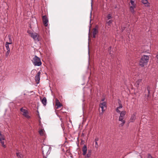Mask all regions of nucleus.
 <instances>
[{
	"label": "nucleus",
	"mask_w": 158,
	"mask_h": 158,
	"mask_svg": "<svg viewBox=\"0 0 158 158\" xmlns=\"http://www.w3.org/2000/svg\"><path fill=\"white\" fill-rule=\"evenodd\" d=\"M32 61L35 66H40L42 64L40 59L36 56L33 57Z\"/></svg>",
	"instance_id": "nucleus-3"
},
{
	"label": "nucleus",
	"mask_w": 158,
	"mask_h": 158,
	"mask_svg": "<svg viewBox=\"0 0 158 158\" xmlns=\"http://www.w3.org/2000/svg\"><path fill=\"white\" fill-rule=\"evenodd\" d=\"M111 47H109V51H110V50H111Z\"/></svg>",
	"instance_id": "nucleus-38"
},
{
	"label": "nucleus",
	"mask_w": 158,
	"mask_h": 158,
	"mask_svg": "<svg viewBox=\"0 0 158 158\" xmlns=\"http://www.w3.org/2000/svg\"><path fill=\"white\" fill-rule=\"evenodd\" d=\"M5 140H0V143L1 144L2 146L4 148H6V145L4 144Z\"/></svg>",
	"instance_id": "nucleus-20"
},
{
	"label": "nucleus",
	"mask_w": 158,
	"mask_h": 158,
	"mask_svg": "<svg viewBox=\"0 0 158 158\" xmlns=\"http://www.w3.org/2000/svg\"><path fill=\"white\" fill-rule=\"evenodd\" d=\"M99 106L102 109V112L101 113L102 114L105 111L106 108V103L105 102H101Z\"/></svg>",
	"instance_id": "nucleus-5"
},
{
	"label": "nucleus",
	"mask_w": 158,
	"mask_h": 158,
	"mask_svg": "<svg viewBox=\"0 0 158 158\" xmlns=\"http://www.w3.org/2000/svg\"><path fill=\"white\" fill-rule=\"evenodd\" d=\"M116 112H117V113H120V112H120V111L119 110V109H118V108H116Z\"/></svg>",
	"instance_id": "nucleus-33"
},
{
	"label": "nucleus",
	"mask_w": 158,
	"mask_h": 158,
	"mask_svg": "<svg viewBox=\"0 0 158 158\" xmlns=\"http://www.w3.org/2000/svg\"><path fill=\"white\" fill-rule=\"evenodd\" d=\"M0 140H5V136L1 134L0 131Z\"/></svg>",
	"instance_id": "nucleus-21"
},
{
	"label": "nucleus",
	"mask_w": 158,
	"mask_h": 158,
	"mask_svg": "<svg viewBox=\"0 0 158 158\" xmlns=\"http://www.w3.org/2000/svg\"><path fill=\"white\" fill-rule=\"evenodd\" d=\"M27 32L35 41H39L38 39L39 35L38 34L33 32L29 30L27 31Z\"/></svg>",
	"instance_id": "nucleus-4"
},
{
	"label": "nucleus",
	"mask_w": 158,
	"mask_h": 158,
	"mask_svg": "<svg viewBox=\"0 0 158 158\" xmlns=\"http://www.w3.org/2000/svg\"><path fill=\"white\" fill-rule=\"evenodd\" d=\"M41 74V72L40 71L38 72L36 75L35 76V80L37 84L39 83V81L40 80V74Z\"/></svg>",
	"instance_id": "nucleus-9"
},
{
	"label": "nucleus",
	"mask_w": 158,
	"mask_h": 158,
	"mask_svg": "<svg viewBox=\"0 0 158 158\" xmlns=\"http://www.w3.org/2000/svg\"><path fill=\"white\" fill-rule=\"evenodd\" d=\"M148 158H154L150 154H148Z\"/></svg>",
	"instance_id": "nucleus-30"
},
{
	"label": "nucleus",
	"mask_w": 158,
	"mask_h": 158,
	"mask_svg": "<svg viewBox=\"0 0 158 158\" xmlns=\"http://www.w3.org/2000/svg\"><path fill=\"white\" fill-rule=\"evenodd\" d=\"M110 54H111L110 52Z\"/></svg>",
	"instance_id": "nucleus-41"
},
{
	"label": "nucleus",
	"mask_w": 158,
	"mask_h": 158,
	"mask_svg": "<svg viewBox=\"0 0 158 158\" xmlns=\"http://www.w3.org/2000/svg\"><path fill=\"white\" fill-rule=\"evenodd\" d=\"M16 154L18 158H23V156L20 152H16Z\"/></svg>",
	"instance_id": "nucleus-18"
},
{
	"label": "nucleus",
	"mask_w": 158,
	"mask_h": 158,
	"mask_svg": "<svg viewBox=\"0 0 158 158\" xmlns=\"http://www.w3.org/2000/svg\"><path fill=\"white\" fill-rule=\"evenodd\" d=\"M98 140V138H97L95 139V141L97 142V141Z\"/></svg>",
	"instance_id": "nucleus-39"
},
{
	"label": "nucleus",
	"mask_w": 158,
	"mask_h": 158,
	"mask_svg": "<svg viewBox=\"0 0 158 158\" xmlns=\"http://www.w3.org/2000/svg\"><path fill=\"white\" fill-rule=\"evenodd\" d=\"M126 111H123L120 113L119 117L124 118V116L126 114Z\"/></svg>",
	"instance_id": "nucleus-19"
},
{
	"label": "nucleus",
	"mask_w": 158,
	"mask_h": 158,
	"mask_svg": "<svg viewBox=\"0 0 158 158\" xmlns=\"http://www.w3.org/2000/svg\"><path fill=\"white\" fill-rule=\"evenodd\" d=\"M20 110L23 113V115L24 116L27 118H30V117L28 114V113L27 110L26 109H23V108H21L20 109Z\"/></svg>",
	"instance_id": "nucleus-6"
},
{
	"label": "nucleus",
	"mask_w": 158,
	"mask_h": 158,
	"mask_svg": "<svg viewBox=\"0 0 158 158\" xmlns=\"http://www.w3.org/2000/svg\"><path fill=\"white\" fill-rule=\"evenodd\" d=\"M43 21L45 27H47L48 25V19L46 15H44L42 17Z\"/></svg>",
	"instance_id": "nucleus-8"
},
{
	"label": "nucleus",
	"mask_w": 158,
	"mask_h": 158,
	"mask_svg": "<svg viewBox=\"0 0 158 158\" xmlns=\"http://www.w3.org/2000/svg\"><path fill=\"white\" fill-rule=\"evenodd\" d=\"M136 119V116L135 114H133L132 115L130 118V121L131 122H134Z\"/></svg>",
	"instance_id": "nucleus-14"
},
{
	"label": "nucleus",
	"mask_w": 158,
	"mask_h": 158,
	"mask_svg": "<svg viewBox=\"0 0 158 158\" xmlns=\"http://www.w3.org/2000/svg\"><path fill=\"white\" fill-rule=\"evenodd\" d=\"M56 105L57 106L56 108L58 109L59 108L61 107V106H62V104L60 103L59 100L58 99L56 98Z\"/></svg>",
	"instance_id": "nucleus-12"
},
{
	"label": "nucleus",
	"mask_w": 158,
	"mask_h": 158,
	"mask_svg": "<svg viewBox=\"0 0 158 158\" xmlns=\"http://www.w3.org/2000/svg\"><path fill=\"white\" fill-rule=\"evenodd\" d=\"M91 155L90 154H89L87 153V154L86 155V156H85V157H87V158H89L90 156Z\"/></svg>",
	"instance_id": "nucleus-34"
},
{
	"label": "nucleus",
	"mask_w": 158,
	"mask_h": 158,
	"mask_svg": "<svg viewBox=\"0 0 158 158\" xmlns=\"http://www.w3.org/2000/svg\"><path fill=\"white\" fill-rule=\"evenodd\" d=\"M52 148L48 145H44L42 148L43 156L46 158L48 155L50 153Z\"/></svg>",
	"instance_id": "nucleus-1"
},
{
	"label": "nucleus",
	"mask_w": 158,
	"mask_h": 158,
	"mask_svg": "<svg viewBox=\"0 0 158 158\" xmlns=\"http://www.w3.org/2000/svg\"><path fill=\"white\" fill-rule=\"evenodd\" d=\"M112 20H110L108 22H106V24H107L108 26H110L111 24L112 23Z\"/></svg>",
	"instance_id": "nucleus-27"
},
{
	"label": "nucleus",
	"mask_w": 158,
	"mask_h": 158,
	"mask_svg": "<svg viewBox=\"0 0 158 158\" xmlns=\"http://www.w3.org/2000/svg\"><path fill=\"white\" fill-rule=\"evenodd\" d=\"M42 103L44 106H46L47 104V99L45 97H44L41 100Z\"/></svg>",
	"instance_id": "nucleus-16"
},
{
	"label": "nucleus",
	"mask_w": 158,
	"mask_h": 158,
	"mask_svg": "<svg viewBox=\"0 0 158 158\" xmlns=\"http://www.w3.org/2000/svg\"><path fill=\"white\" fill-rule=\"evenodd\" d=\"M124 118L119 117L118 120L119 121L122 122V123L120 124L119 125L120 127H123L125 123V120H123Z\"/></svg>",
	"instance_id": "nucleus-11"
},
{
	"label": "nucleus",
	"mask_w": 158,
	"mask_h": 158,
	"mask_svg": "<svg viewBox=\"0 0 158 158\" xmlns=\"http://www.w3.org/2000/svg\"><path fill=\"white\" fill-rule=\"evenodd\" d=\"M149 59L148 56L143 55L142 56L141 59L139 62V65L142 67H143L146 65L148 63Z\"/></svg>",
	"instance_id": "nucleus-2"
},
{
	"label": "nucleus",
	"mask_w": 158,
	"mask_h": 158,
	"mask_svg": "<svg viewBox=\"0 0 158 158\" xmlns=\"http://www.w3.org/2000/svg\"><path fill=\"white\" fill-rule=\"evenodd\" d=\"M136 7H134L133 6H130V9L131 12L132 13H134L135 12L134 9Z\"/></svg>",
	"instance_id": "nucleus-24"
},
{
	"label": "nucleus",
	"mask_w": 158,
	"mask_h": 158,
	"mask_svg": "<svg viewBox=\"0 0 158 158\" xmlns=\"http://www.w3.org/2000/svg\"><path fill=\"white\" fill-rule=\"evenodd\" d=\"M105 100V98H102V99L101 100V102H102V101H104Z\"/></svg>",
	"instance_id": "nucleus-37"
},
{
	"label": "nucleus",
	"mask_w": 158,
	"mask_h": 158,
	"mask_svg": "<svg viewBox=\"0 0 158 158\" xmlns=\"http://www.w3.org/2000/svg\"><path fill=\"white\" fill-rule=\"evenodd\" d=\"M88 153L89 154H90L91 155V150H88Z\"/></svg>",
	"instance_id": "nucleus-35"
},
{
	"label": "nucleus",
	"mask_w": 158,
	"mask_h": 158,
	"mask_svg": "<svg viewBox=\"0 0 158 158\" xmlns=\"http://www.w3.org/2000/svg\"><path fill=\"white\" fill-rule=\"evenodd\" d=\"M98 27L96 26L94 28L93 31V36L94 38L96 37V35L98 32Z\"/></svg>",
	"instance_id": "nucleus-10"
},
{
	"label": "nucleus",
	"mask_w": 158,
	"mask_h": 158,
	"mask_svg": "<svg viewBox=\"0 0 158 158\" xmlns=\"http://www.w3.org/2000/svg\"><path fill=\"white\" fill-rule=\"evenodd\" d=\"M39 134L41 135H44V131L42 130H41L39 131Z\"/></svg>",
	"instance_id": "nucleus-28"
},
{
	"label": "nucleus",
	"mask_w": 158,
	"mask_h": 158,
	"mask_svg": "<svg viewBox=\"0 0 158 158\" xmlns=\"http://www.w3.org/2000/svg\"><path fill=\"white\" fill-rule=\"evenodd\" d=\"M36 71V70L35 69H33L31 71V73L32 74H34V73H35V72Z\"/></svg>",
	"instance_id": "nucleus-32"
},
{
	"label": "nucleus",
	"mask_w": 158,
	"mask_h": 158,
	"mask_svg": "<svg viewBox=\"0 0 158 158\" xmlns=\"http://www.w3.org/2000/svg\"><path fill=\"white\" fill-rule=\"evenodd\" d=\"M130 3L131 5H132L131 6H133L134 7H136V4L135 3V1L133 0H131L130 1Z\"/></svg>",
	"instance_id": "nucleus-22"
},
{
	"label": "nucleus",
	"mask_w": 158,
	"mask_h": 158,
	"mask_svg": "<svg viewBox=\"0 0 158 158\" xmlns=\"http://www.w3.org/2000/svg\"><path fill=\"white\" fill-rule=\"evenodd\" d=\"M142 3L145 5V6H149V3H148L147 0H141Z\"/></svg>",
	"instance_id": "nucleus-17"
},
{
	"label": "nucleus",
	"mask_w": 158,
	"mask_h": 158,
	"mask_svg": "<svg viewBox=\"0 0 158 158\" xmlns=\"http://www.w3.org/2000/svg\"><path fill=\"white\" fill-rule=\"evenodd\" d=\"M10 51H7L6 53V57L8 56L9 55V53L10 52Z\"/></svg>",
	"instance_id": "nucleus-29"
},
{
	"label": "nucleus",
	"mask_w": 158,
	"mask_h": 158,
	"mask_svg": "<svg viewBox=\"0 0 158 158\" xmlns=\"http://www.w3.org/2000/svg\"><path fill=\"white\" fill-rule=\"evenodd\" d=\"M95 145H96L95 147L96 148H97L98 146V142L97 141L95 142Z\"/></svg>",
	"instance_id": "nucleus-36"
},
{
	"label": "nucleus",
	"mask_w": 158,
	"mask_h": 158,
	"mask_svg": "<svg viewBox=\"0 0 158 158\" xmlns=\"http://www.w3.org/2000/svg\"><path fill=\"white\" fill-rule=\"evenodd\" d=\"M82 150L83 152V155H85L86 154L87 150V146H86V145H84V146L82 148Z\"/></svg>",
	"instance_id": "nucleus-13"
},
{
	"label": "nucleus",
	"mask_w": 158,
	"mask_h": 158,
	"mask_svg": "<svg viewBox=\"0 0 158 158\" xmlns=\"http://www.w3.org/2000/svg\"><path fill=\"white\" fill-rule=\"evenodd\" d=\"M9 44H8V42H6L5 44V47L6 48V49L7 51H10V49L9 47Z\"/></svg>",
	"instance_id": "nucleus-23"
},
{
	"label": "nucleus",
	"mask_w": 158,
	"mask_h": 158,
	"mask_svg": "<svg viewBox=\"0 0 158 158\" xmlns=\"http://www.w3.org/2000/svg\"><path fill=\"white\" fill-rule=\"evenodd\" d=\"M107 20H108L112 18V16L110 14H108L107 16Z\"/></svg>",
	"instance_id": "nucleus-26"
},
{
	"label": "nucleus",
	"mask_w": 158,
	"mask_h": 158,
	"mask_svg": "<svg viewBox=\"0 0 158 158\" xmlns=\"http://www.w3.org/2000/svg\"><path fill=\"white\" fill-rule=\"evenodd\" d=\"M150 88L149 86H147L145 90V92L146 93H148L147 94H145V96H147V99L148 100V98L150 96Z\"/></svg>",
	"instance_id": "nucleus-7"
},
{
	"label": "nucleus",
	"mask_w": 158,
	"mask_h": 158,
	"mask_svg": "<svg viewBox=\"0 0 158 158\" xmlns=\"http://www.w3.org/2000/svg\"><path fill=\"white\" fill-rule=\"evenodd\" d=\"M8 37H9V42H8V44H12V39H11V37L9 35H8Z\"/></svg>",
	"instance_id": "nucleus-25"
},
{
	"label": "nucleus",
	"mask_w": 158,
	"mask_h": 158,
	"mask_svg": "<svg viewBox=\"0 0 158 158\" xmlns=\"http://www.w3.org/2000/svg\"><path fill=\"white\" fill-rule=\"evenodd\" d=\"M61 127H62V129H63V130H64V128L63 127L62 124H61Z\"/></svg>",
	"instance_id": "nucleus-40"
},
{
	"label": "nucleus",
	"mask_w": 158,
	"mask_h": 158,
	"mask_svg": "<svg viewBox=\"0 0 158 158\" xmlns=\"http://www.w3.org/2000/svg\"><path fill=\"white\" fill-rule=\"evenodd\" d=\"M142 80L139 79L138 80L135 82V85L137 87H138L140 84L142 82Z\"/></svg>",
	"instance_id": "nucleus-15"
},
{
	"label": "nucleus",
	"mask_w": 158,
	"mask_h": 158,
	"mask_svg": "<svg viewBox=\"0 0 158 158\" xmlns=\"http://www.w3.org/2000/svg\"><path fill=\"white\" fill-rule=\"evenodd\" d=\"M123 107L122 105L121 104H119V106L117 108H118V109H120V108H122Z\"/></svg>",
	"instance_id": "nucleus-31"
}]
</instances>
